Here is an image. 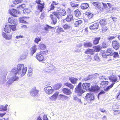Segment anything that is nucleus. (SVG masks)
I'll return each instance as SVG.
<instances>
[{"label": "nucleus", "mask_w": 120, "mask_h": 120, "mask_svg": "<svg viewBox=\"0 0 120 120\" xmlns=\"http://www.w3.org/2000/svg\"><path fill=\"white\" fill-rule=\"evenodd\" d=\"M24 67V64H19L17 65V67H15L12 68L7 77L8 81L6 83L7 86L9 87L14 81L18 80L19 77L18 75H20L22 76L25 75L27 68Z\"/></svg>", "instance_id": "f257e3e1"}, {"label": "nucleus", "mask_w": 120, "mask_h": 120, "mask_svg": "<svg viewBox=\"0 0 120 120\" xmlns=\"http://www.w3.org/2000/svg\"><path fill=\"white\" fill-rule=\"evenodd\" d=\"M66 14V11L60 8H58L56 11L53 12L52 14L50 15L51 19L52 20V22L54 24L56 23L57 22V19L56 18L53 17H56L59 19L63 16L65 15Z\"/></svg>", "instance_id": "f03ea898"}, {"label": "nucleus", "mask_w": 120, "mask_h": 120, "mask_svg": "<svg viewBox=\"0 0 120 120\" xmlns=\"http://www.w3.org/2000/svg\"><path fill=\"white\" fill-rule=\"evenodd\" d=\"M81 85V83L79 82L75 89V92L79 96H81L82 94L85 92V91L83 90L82 88Z\"/></svg>", "instance_id": "7ed1b4c3"}, {"label": "nucleus", "mask_w": 120, "mask_h": 120, "mask_svg": "<svg viewBox=\"0 0 120 120\" xmlns=\"http://www.w3.org/2000/svg\"><path fill=\"white\" fill-rule=\"evenodd\" d=\"M45 65L46 67L45 69V71L46 72H50L55 68L53 65L51 64L47 63L45 64Z\"/></svg>", "instance_id": "20e7f679"}, {"label": "nucleus", "mask_w": 120, "mask_h": 120, "mask_svg": "<svg viewBox=\"0 0 120 120\" xmlns=\"http://www.w3.org/2000/svg\"><path fill=\"white\" fill-rule=\"evenodd\" d=\"M44 90L45 93L49 95L52 94L54 91V90L50 86H48L45 87Z\"/></svg>", "instance_id": "39448f33"}, {"label": "nucleus", "mask_w": 120, "mask_h": 120, "mask_svg": "<svg viewBox=\"0 0 120 120\" xmlns=\"http://www.w3.org/2000/svg\"><path fill=\"white\" fill-rule=\"evenodd\" d=\"M2 35L3 38L6 40H10L11 39L12 35V34H6L4 32H2Z\"/></svg>", "instance_id": "423d86ee"}, {"label": "nucleus", "mask_w": 120, "mask_h": 120, "mask_svg": "<svg viewBox=\"0 0 120 120\" xmlns=\"http://www.w3.org/2000/svg\"><path fill=\"white\" fill-rule=\"evenodd\" d=\"M86 97V100L88 101V102L93 100L94 99V94L91 93H88L87 94Z\"/></svg>", "instance_id": "0eeeda50"}, {"label": "nucleus", "mask_w": 120, "mask_h": 120, "mask_svg": "<svg viewBox=\"0 0 120 120\" xmlns=\"http://www.w3.org/2000/svg\"><path fill=\"white\" fill-rule=\"evenodd\" d=\"M38 92V91L34 87L32 89L30 92V95L33 96H35L37 95Z\"/></svg>", "instance_id": "6e6552de"}, {"label": "nucleus", "mask_w": 120, "mask_h": 120, "mask_svg": "<svg viewBox=\"0 0 120 120\" xmlns=\"http://www.w3.org/2000/svg\"><path fill=\"white\" fill-rule=\"evenodd\" d=\"M109 78L110 81L112 82V84H114V85L116 82H118L117 81V78L116 76L112 75L109 76Z\"/></svg>", "instance_id": "1a4fd4ad"}, {"label": "nucleus", "mask_w": 120, "mask_h": 120, "mask_svg": "<svg viewBox=\"0 0 120 120\" xmlns=\"http://www.w3.org/2000/svg\"><path fill=\"white\" fill-rule=\"evenodd\" d=\"M100 89V87L96 85L91 86L89 91L97 92Z\"/></svg>", "instance_id": "9d476101"}, {"label": "nucleus", "mask_w": 120, "mask_h": 120, "mask_svg": "<svg viewBox=\"0 0 120 120\" xmlns=\"http://www.w3.org/2000/svg\"><path fill=\"white\" fill-rule=\"evenodd\" d=\"M59 94V92H56L52 96L49 97V99L52 101H56Z\"/></svg>", "instance_id": "9b49d317"}, {"label": "nucleus", "mask_w": 120, "mask_h": 120, "mask_svg": "<svg viewBox=\"0 0 120 120\" xmlns=\"http://www.w3.org/2000/svg\"><path fill=\"white\" fill-rule=\"evenodd\" d=\"M112 45L114 49L117 50L119 48L120 45L117 41H112Z\"/></svg>", "instance_id": "f8f14e48"}, {"label": "nucleus", "mask_w": 120, "mask_h": 120, "mask_svg": "<svg viewBox=\"0 0 120 120\" xmlns=\"http://www.w3.org/2000/svg\"><path fill=\"white\" fill-rule=\"evenodd\" d=\"M9 12L11 15L14 16L16 17L17 16L15 15L19 13V12L17 11L16 9H14L9 10Z\"/></svg>", "instance_id": "ddd939ff"}, {"label": "nucleus", "mask_w": 120, "mask_h": 120, "mask_svg": "<svg viewBox=\"0 0 120 120\" xmlns=\"http://www.w3.org/2000/svg\"><path fill=\"white\" fill-rule=\"evenodd\" d=\"M90 83H83L82 85L83 88L86 90H89L90 91Z\"/></svg>", "instance_id": "4468645a"}, {"label": "nucleus", "mask_w": 120, "mask_h": 120, "mask_svg": "<svg viewBox=\"0 0 120 120\" xmlns=\"http://www.w3.org/2000/svg\"><path fill=\"white\" fill-rule=\"evenodd\" d=\"M36 58L38 60L40 61H43L44 60L43 55H42L40 52L37 53Z\"/></svg>", "instance_id": "2eb2a0df"}, {"label": "nucleus", "mask_w": 120, "mask_h": 120, "mask_svg": "<svg viewBox=\"0 0 120 120\" xmlns=\"http://www.w3.org/2000/svg\"><path fill=\"white\" fill-rule=\"evenodd\" d=\"M99 25V24L98 23L94 24L90 26V28L91 30H95L98 29Z\"/></svg>", "instance_id": "dca6fc26"}, {"label": "nucleus", "mask_w": 120, "mask_h": 120, "mask_svg": "<svg viewBox=\"0 0 120 120\" xmlns=\"http://www.w3.org/2000/svg\"><path fill=\"white\" fill-rule=\"evenodd\" d=\"M28 51L27 50H24L23 54L21 56L20 58L21 59L23 60L25 59L28 54Z\"/></svg>", "instance_id": "f3484780"}, {"label": "nucleus", "mask_w": 120, "mask_h": 120, "mask_svg": "<svg viewBox=\"0 0 120 120\" xmlns=\"http://www.w3.org/2000/svg\"><path fill=\"white\" fill-rule=\"evenodd\" d=\"M63 93L67 95H70L72 93L71 90L67 88H64L62 89Z\"/></svg>", "instance_id": "a211bd4d"}, {"label": "nucleus", "mask_w": 120, "mask_h": 120, "mask_svg": "<svg viewBox=\"0 0 120 120\" xmlns=\"http://www.w3.org/2000/svg\"><path fill=\"white\" fill-rule=\"evenodd\" d=\"M108 5L109 8L107 10V11L108 13H110L112 12L114 10L113 8L112 7V5L110 3H107Z\"/></svg>", "instance_id": "6ab92c4d"}, {"label": "nucleus", "mask_w": 120, "mask_h": 120, "mask_svg": "<svg viewBox=\"0 0 120 120\" xmlns=\"http://www.w3.org/2000/svg\"><path fill=\"white\" fill-rule=\"evenodd\" d=\"M73 16L71 15H68L66 18L64 19L66 22H69L73 20Z\"/></svg>", "instance_id": "aec40b11"}, {"label": "nucleus", "mask_w": 120, "mask_h": 120, "mask_svg": "<svg viewBox=\"0 0 120 120\" xmlns=\"http://www.w3.org/2000/svg\"><path fill=\"white\" fill-rule=\"evenodd\" d=\"M37 49L36 48V45H34L32 47L31 49V51L30 52L31 55L32 56L36 52Z\"/></svg>", "instance_id": "412c9836"}, {"label": "nucleus", "mask_w": 120, "mask_h": 120, "mask_svg": "<svg viewBox=\"0 0 120 120\" xmlns=\"http://www.w3.org/2000/svg\"><path fill=\"white\" fill-rule=\"evenodd\" d=\"M106 53L107 55L109 56H111L113 55L114 53L113 51L112 50L111 48H109L106 51Z\"/></svg>", "instance_id": "4be33fe9"}, {"label": "nucleus", "mask_w": 120, "mask_h": 120, "mask_svg": "<svg viewBox=\"0 0 120 120\" xmlns=\"http://www.w3.org/2000/svg\"><path fill=\"white\" fill-rule=\"evenodd\" d=\"M8 22L10 23L16 24L17 22V20L14 18H9L8 20Z\"/></svg>", "instance_id": "5701e85b"}, {"label": "nucleus", "mask_w": 120, "mask_h": 120, "mask_svg": "<svg viewBox=\"0 0 120 120\" xmlns=\"http://www.w3.org/2000/svg\"><path fill=\"white\" fill-rule=\"evenodd\" d=\"M94 52L95 50L93 49H88L85 52V53L86 54H89L91 55L94 54Z\"/></svg>", "instance_id": "b1692460"}, {"label": "nucleus", "mask_w": 120, "mask_h": 120, "mask_svg": "<svg viewBox=\"0 0 120 120\" xmlns=\"http://www.w3.org/2000/svg\"><path fill=\"white\" fill-rule=\"evenodd\" d=\"M107 21L106 19H104L101 20L100 21V23L102 26H104L107 23Z\"/></svg>", "instance_id": "393cba45"}, {"label": "nucleus", "mask_w": 120, "mask_h": 120, "mask_svg": "<svg viewBox=\"0 0 120 120\" xmlns=\"http://www.w3.org/2000/svg\"><path fill=\"white\" fill-rule=\"evenodd\" d=\"M11 26L10 25H6L4 28V31L6 33H10L11 30Z\"/></svg>", "instance_id": "a878e982"}, {"label": "nucleus", "mask_w": 120, "mask_h": 120, "mask_svg": "<svg viewBox=\"0 0 120 120\" xmlns=\"http://www.w3.org/2000/svg\"><path fill=\"white\" fill-rule=\"evenodd\" d=\"M7 81L6 77H0V84H3Z\"/></svg>", "instance_id": "bb28decb"}, {"label": "nucleus", "mask_w": 120, "mask_h": 120, "mask_svg": "<svg viewBox=\"0 0 120 120\" xmlns=\"http://www.w3.org/2000/svg\"><path fill=\"white\" fill-rule=\"evenodd\" d=\"M89 7V4L87 3H84L82 4L80 6L81 9H87Z\"/></svg>", "instance_id": "cd10ccee"}, {"label": "nucleus", "mask_w": 120, "mask_h": 120, "mask_svg": "<svg viewBox=\"0 0 120 120\" xmlns=\"http://www.w3.org/2000/svg\"><path fill=\"white\" fill-rule=\"evenodd\" d=\"M69 80L73 84H75L77 83V81L78 80L77 79L74 77H69Z\"/></svg>", "instance_id": "c85d7f7f"}, {"label": "nucleus", "mask_w": 120, "mask_h": 120, "mask_svg": "<svg viewBox=\"0 0 120 120\" xmlns=\"http://www.w3.org/2000/svg\"><path fill=\"white\" fill-rule=\"evenodd\" d=\"M7 73L8 72L6 71L3 70L0 71V77H6Z\"/></svg>", "instance_id": "c756f323"}, {"label": "nucleus", "mask_w": 120, "mask_h": 120, "mask_svg": "<svg viewBox=\"0 0 120 120\" xmlns=\"http://www.w3.org/2000/svg\"><path fill=\"white\" fill-rule=\"evenodd\" d=\"M8 106L7 104H6L4 106L2 105H0V111H6L7 110V107Z\"/></svg>", "instance_id": "7c9ffc66"}, {"label": "nucleus", "mask_w": 120, "mask_h": 120, "mask_svg": "<svg viewBox=\"0 0 120 120\" xmlns=\"http://www.w3.org/2000/svg\"><path fill=\"white\" fill-rule=\"evenodd\" d=\"M101 39V38L99 37H96L94 38V39L93 41V43L94 45H97L99 42V40Z\"/></svg>", "instance_id": "2f4dec72"}, {"label": "nucleus", "mask_w": 120, "mask_h": 120, "mask_svg": "<svg viewBox=\"0 0 120 120\" xmlns=\"http://www.w3.org/2000/svg\"><path fill=\"white\" fill-rule=\"evenodd\" d=\"M64 85L67 86L69 87L71 89L73 90L74 86V85H72L69 82H66L65 83Z\"/></svg>", "instance_id": "473e14b6"}, {"label": "nucleus", "mask_w": 120, "mask_h": 120, "mask_svg": "<svg viewBox=\"0 0 120 120\" xmlns=\"http://www.w3.org/2000/svg\"><path fill=\"white\" fill-rule=\"evenodd\" d=\"M62 86V85L60 83H58L54 85L53 86V88L55 90H58Z\"/></svg>", "instance_id": "72a5a7b5"}, {"label": "nucleus", "mask_w": 120, "mask_h": 120, "mask_svg": "<svg viewBox=\"0 0 120 120\" xmlns=\"http://www.w3.org/2000/svg\"><path fill=\"white\" fill-rule=\"evenodd\" d=\"M82 22V21L81 20H79L75 22L74 24L77 27L78 26L81 25Z\"/></svg>", "instance_id": "f704fd0d"}, {"label": "nucleus", "mask_w": 120, "mask_h": 120, "mask_svg": "<svg viewBox=\"0 0 120 120\" xmlns=\"http://www.w3.org/2000/svg\"><path fill=\"white\" fill-rule=\"evenodd\" d=\"M26 17H20L19 19V21L20 23H25L26 22L25 21Z\"/></svg>", "instance_id": "c9c22d12"}, {"label": "nucleus", "mask_w": 120, "mask_h": 120, "mask_svg": "<svg viewBox=\"0 0 120 120\" xmlns=\"http://www.w3.org/2000/svg\"><path fill=\"white\" fill-rule=\"evenodd\" d=\"M92 44L90 42H87L85 43L84 44V46L85 47H89L92 46Z\"/></svg>", "instance_id": "e433bc0d"}, {"label": "nucleus", "mask_w": 120, "mask_h": 120, "mask_svg": "<svg viewBox=\"0 0 120 120\" xmlns=\"http://www.w3.org/2000/svg\"><path fill=\"white\" fill-rule=\"evenodd\" d=\"M52 27L49 26L48 25H47L46 26L44 27L45 30L46 31L45 33H48L49 31V29H52Z\"/></svg>", "instance_id": "4c0bfd02"}, {"label": "nucleus", "mask_w": 120, "mask_h": 120, "mask_svg": "<svg viewBox=\"0 0 120 120\" xmlns=\"http://www.w3.org/2000/svg\"><path fill=\"white\" fill-rule=\"evenodd\" d=\"M63 27L64 30H67L71 29V26L68 24H65L63 26Z\"/></svg>", "instance_id": "58836bf2"}, {"label": "nucleus", "mask_w": 120, "mask_h": 120, "mask_svg": "<svg viewBox=\"0 0 120 120\" xmlns=\"http://www.w3.org/2000/svg\"><path fill=\"white\" fill-rule=\"evenodd\" d=\"M75 14L76 16L79 17L81 15L80 12L79 10L77 9L74 11Z\"/></svg>", "instance_id": "ea45409f"}, {"label": "nucleus", "mask_w": 120, "mask_h": 120, "mask_svg": "<svg viewBox=\"0 0 120 120\" xmlns=\"http://www.w3.org/2000/svg\"><path fill=\"white\" fill-rule=\"evenodd\" d=\"M44 4H40L38 6V8L39 9L41 12L42 11L43 9L44 8Z\"/></svg>", "instance_id": "a19ab883"}, {"label": "nucleus", "mask_w": 120, "mask_h": 120, "mask_svg": "<svg viewBox=\"0 0 120 120\" xmlns=\"http://www.w3.org/2000/svg\"><path fill=\"white\" fill-rule=\"evenodd\" d=\"M86 14L88 16V18L89 19H90L92 18L93 16V14L92 13L89 12H86Z\"/></svg>", "instance_id": "79ce46f5"}, {"label": "nucleus", "mask_w": 120, "mask_h": 120, "mask_svg": "<svg viewBox=\"0 0 120 120\" xmlns=\"http://www.w3.org/2000/svg\"><path fill=\"white\" fill-rule=\"evenodd\" d=\"M113 111L114 112H118L117 114H119L120 112V106H118L117 107H116L115 109H113Z\"/></svg>", "instance_id": "37998d69"}, {"label": "nucleus", "mask_w": 120, "mask_h": 120, "mask_svg": "<svg viewBox=\"0 0 120 120\" xmlns=\"http://www.w3.org/2000/svg\"><path fill=\"white\" fill-rule=\"evenodd\" d=\"M39 48L41 50H44L46 48V46L43 44H40L39 45Z\"/></svg>", "instance_id": "c03bdc74"}, {"label": "nucleus", "mask_w": 120, "mask_h": 120, "mask_svg": "<svg viewBox=\"0 0 120 120\" xmlns=\"http://www.w3.org/2000/svg\"><path fill=\"white\" fill-rule=\"evenodd\" d=\"M10 26L11 30L13 31H15L16 29V25H10Z\"/></svg>", "instance_id": "a18cd8bd"}, {"label": "nucleus", "mask_w": 120, "mask_h": 120, "mask_svg": "<svg viewBox=\"0 0 120 120\" xmlns=\"http://www.w3.org/2000/svg\"><path fill=\"white\" fill-rule=\"evenodd\" d=\"M22 1V0H15L13 1V3L15 4H16L21 3Z\"/></svg>", "instance_id": "49530a36"}, {"label": "nucleus", "mask_w": 120, "mask_h": 120, "mask_svg": "<svg viewBox=\"0 0 120 120\" xmlns=\"http://www.w3.org/2000/svg\"><path fill=\"white\" fill-rule=\"evenodd\" d=\"M55 8V6L51 4L49 7V8L48 9V12L51 10H53Z\"/></svg>", "instance_id": "de8ad7c7"}, {"label": "nucleus", "mask_w": 120, "mask_h": 120, "mask_svg": "<svg viewBox=\"0 0 120 120\" xmlns=\"http://www.w3.org/2000/svg\"><path fill=\"white\" fill-rule=\"evenodd\" d=\"M70 4L71 6L73 7H77L78 6V4H76L73 2H71L70 3Z\"/></svg>", "instance_id": "09e8293b"}, {"label": "nucleus", "mask_w": 120, "mask_h": 120, "mask_svg": "<svg viewBox=\"0 0 120 120\" xmlns=\"http://www.w3.org/2000/svg\"><path fill=\"white\" fill-rule=\"evenodd\" d=\"M41 40V38H40L38 37L35 38L34 41L35 42L38 44V42Z\"/></svg>", "instance_id": "8fccbe9b"}, {"label": "nucleus", "mask_w": 120, "mask_h": 120, "mask_svg": "<svg viewBox=\"0 0 120 120\" xmlns=\"http://www.w3.org/2000/svg\"><path fill=\"white\" fill-rule=\"evenodd\" d=\"M92 77V76L89 75L86 78H84V79L83 80L85 81H87L89 80H91V78Z\"/></svg>", "instance_id": "3c124183"}, {"label": "nucleus", "mask_w": 120, "mask_h": 120, "mask_svg": "<svg viewBox=\"0 0 120 120\" xmlns=\"http://www.w3.org/2000/svg\"><path fill=\"white\" fill-rule=\"evenodd\" d=\"M42 55H46L48 52V50H45V51H41L39 52Z\"/></svg>", "instance_id": "603ef678"}, {"label": "nucleus", "mask_w": 120, "mask_h": 120, "mask_svg": "<svg viewBox=\"0 0 120 120\" xmlns=\"http://www.w3.org/2000/svg\"><path fill=\"white\" fill-rule=\"evenodd\" d=\"M114 85V84H112L108 86L105 89V90L106 91H108L110 88L113 87Z\"/></svg>", "instance_id": "864d4df0"}, {"label": "nucleus", "mask_w": 120, "mask_h": 120, "mask_svg": "<svg viewBox=\"0 0 120 120\" xmlns=\"http://www.w3.org/2000/svg\"><path fill=\"white\" fill-rule=\"evenodd\" d=\"M108 45L107 43L105 42H104L102 44V47L104 48H105L107 47Z\"/></svg>", "instance_id": "5fc2aeb1"}, {"label": "nucleus", "mask_w": 120, "mask_h": 120, "mask_svg": "<svg viewBox=\"0 0 120 120\" xmlns=\"http://www.w3.org/2000/svg\"><path fill=\"white\" fill-rule=\"evenodd\" d=\"M101 52V53H102V56L103 57L105 58H106L107 56H108L107 55V54L106 53L105 51H102Z\"/></svg>", "instance_id": "6e6d98bb"}, {"label": "nucleus", "mask_w": 120, "mask_h": 120, "mask_svg": "<svg viewBox=\"0 0 120 120\" xmlns=\"http://www.w3.org/2000/svg\"><path fill=\"white\" fill-rule=\"evenodd\" d=\"M94 60L97 61H99L100 60L98 56V55H95L94 56Z\"/></svg>", "instance_id": "4d7b16f0"}, {"label": "nucleus", "mask_w": 120, "mask_h": 120, "mask_svg": "<svg viewBox=\"0 0 120 120\" xmlns=\"http://www.w3.org/2000/svg\"><path fill=\"white\" fill-rule=\"evenodd\" d=\"M101 4L103 5V7L105 9H107L108 8V4L107 3H101Z\"/></svg>", "instance_id": "13d9d810"}, {"label": "nucleus", "mask_w": 120, "mask_h": 120, "mask_svg": "<svg viewBox=\"0 0 120 120\" xmlns=\"http://www.w3.org/2000/svg\"><path fill=\"white\" fill-rule=\"evenodd\" d=\"M107 28L105 26H103L102 28V31L103 32H105L107 30Z\"/></svg>", "instance_id": "bf43d9fd"}, {"label": "nucleus", "mask_w": 120, "mask_h": 120, "mask_svg": "<svg viewBox=\"0 0 120 120\" xmlns=\"http://www.w3.org/2000/svg\"><path fill=\"white\" fill-rule=\"evenodd\" d=\"M93 5L94 6L98 7V5H99V3L96 2H94L92 3Z\"/></svg>", "instance_id": "052dcab7"}, {"label": "nucleus", "mask_w": 120, "mask_h": 120, "mask_svg": "<svg viewBox=\"0 0 120 120\" xmlns=\"http://www.w3.org/2000/svg\"><path fill=\"white\" fill-rule=\"evenodd\" d=\"M116 98L118 100H120V92H119L116 96Z\"/></svg>", "instance_id": "680f3d73"}, {"label": "nucleus", "mask_w": 120, "mask_h": 120, "mask_svg": "<svg viewBox=\"0 0 120 120\" xmlns=\"http://www.w3.org/2000/svg\"><path fill=\"white\" fill-rule=\"evenodd\" d=\"M105 93V92L103 90H102L101 92H100L98 94V99L99 98V96L101 94H104Z\"/></svg>", "instance_id": "e2e57ef3"}, {"label": "nucleus", "mask_w": 120, "mask_h": 120, "mask_svg": "<svg viewBox=\"0 0 120 120\" xmlns=\"http://www.w3.org/2000/svg\"><path fill=\"white\" fill-rule=\"evenodd\" d=\"M114 54L113 57H116L118 56L119 55L118 53L117 52H113Z\"/></svg>", "instance_id": "0e129e2a"}, {"label": "nucleus", "mask_w": 120, "mask_h": 120, "mask_svg": "<svg viewBox=\"0 0 120 120\" xmlns=\"http://www.w3.org/2000/svg\"><path fill=\"white\" fill-rule=\"evenodd\" d=\"M59 95L60 97L61 98H64L66 99L67 98H68V97L67 96H66L62 94H60Z\"/></svg>", "instance_id": "69168bd1"}, {"label": "nucleus", "mask_w": 120, "mask_h": 120, "mask_svg": "<svg viewBox=\"0 0 120 120\" xmlns=\"http://www.w3.org/2000/svg\"><path fill=\"white\" fill-rule=\"evenodd\" d=\"M43 120H48L46 115H45L43 116Z\"/></svg>", "instance_id": "338daca9"}, {"label": "nucleus", "mask_w": 120, "mask_h": 120, "mask_svg": "<svg viewBox=\"0 0 120 120\" xmlns=\"http://www.w3.org/2000/svg\"><path fill=\"white\" fill-rule=\"evenodd\" d=\"M16 38L17 39H18L20 38H23L22 35H18L16 37Z\"/></svg>", "instance_id": "774afa93"}]
</instances>
